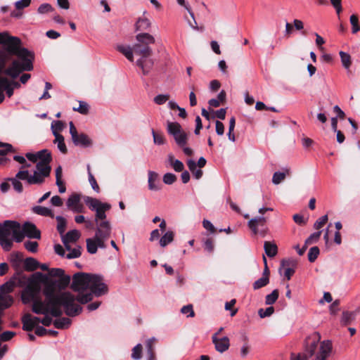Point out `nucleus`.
Segmentation results:
<instances>
[{
    "instance_id": "obj_63",
    "label": "nucleus",
    "mask_w": 360,
    "mask_h": 360,
    "mask_svg": "<svg viewBox=\"0 0 360 360\" xmlns=\"http://www.w3.org/2000/svg\"><path fill=\"white\" fill-rule=\"evenodd\" d=\"M63 128V123L60 120H54L51 123V130L52 133L53 134V131L58 132L60 131H62Z\"/></svg>"
},
{
    "instance_id": "obj_24",
    "label": "nucleus",
    "mask_w": 360,
    "mask_h": 360,
    "mask_svg": "<svg viewBox=\"0 0 360 360\" xmlns=\"http://www.w3.org/2000/svg\"><path fill=\"white\" fill-rule=\"evenodd\" d=\"M22 329L26 331H32L36 326L33 321L32 316L30 314H25L22 318Z\"/></svg>"
},
{
    "instance_id": "obj_1",
    "label": "nucleus",
    "mask_w": 360,
    "mask_h": 360,
    "mask_svg": "<svg viewBox=\"0 0 360 360\" xmlns=\"http://www.w3.org/2000/svg\"><path fill=\"white\" fill-rule=\"evenodd\" d=\"M46 283H41V291L44 300L39 303L44 306L46 313H50L53 316L63 314L61 308L65 314L71 317L78 316L82 311V307L75 302V296L70 292H61L70 283V276L65 275L63 269L52 268L49 270Z\"/></svg>"
},
{
    "instance_id": "obj_28",
    "label": "nucleus",
    "mask_w": 360,
    "mask_h": 360,
    "mask_svg": "<svg viewBox=\"0 0 360 360\" xmlns=\"http://www.w3.org/2000/svg\"><path fill=\"white\" fill-rule=\"evenodd\" d=\"M0 90L5 91L8 97H11L13 94V87L12 86L11 82L6 78H0Z\"/></svg>"
},
{
    "instance_id": "obj_36",
    "label": "nucleus",
    "mask_w": 360,
    "mask_h": 360,
    "mask_svg": "<svg viewBox=\"0 0 360 360\" xmlns=\"http://www.w3.org/2000/svg\"><path fill=\"white\" fill-rule=\"evenodd\" d=\"M13 302V298L8 295L0 293V309L8 308Z\"/></svg>"
},
{
    "instance_id": "obj_62",
    "label": "nucleus",
    "mask_w": 360,
    "mask_h": 360,
    "mask_svg": "<svg viewBox=\"0 0 360 360\" xmlns=\"http://www.w3.org/2000/svg\"><path fill=\"white\" fill-rule=\"evenodd\" d=\"M15 335V332L13 331H4L0 335V342L1 341H9L11 340Z\"/></svg>"
},
{
    "instance_id": "obj_2",
    "label": "nucleus",
    "mask_w": 360,
    "mask_h": 360,
    "mask_svg": "<svg viewBox=\"0 0 360 360\" xmlns=\"http://www.w3.org/2000/svg\"><path fill=\"white\" fill-rule=\"evenodd\" d=\"M0 44L8 54L18 58L4 70L6 75L15 79L21 72L33 70L34 54L27 49L21 47L19 37L10 36L6 32H0Z\"/></svg>"
},
{
    "instance_id": "obj_47",
    "label": "nucleus",
    "mask_w": 360,
    "mask_h": 360,
    "mask_svg": "<svg viewBox=\"0 0 360 360\" xmlns=\"http://www.w3.org/2000/svg\"><path fill=\"white\" fill-rule=\"evenodd\" d=\"M142 357V345L141 344H137L132 349L131 358L134 360H139Z\"/></svg>"
},
{
    "instance_id": "obj_16",
    "label": "nucleus",
    "mask_w": 360,
    "mask_h": 360,
    "mask_svg": "<svg viewBox=\"0 0 360 360\" xmlns=\"http://www.w3.org/2000/svg\"><path fill=\"white\" fill-rule=\"evenodd\" d=\"M66 205L73 212H82L83 210V206L80 203V197L76 193H73L68 197Z\"/></svg>"
},
{
    "instance_id": "obj_40",
    "label": "nucleus",
    "mask_w": 360,
    "mask_h": 360,
    "mask_svg": "<svg viewBox=\"0 0 360 360\" xmlns=\"http://www.w3.org/2000/svg\"><path fill=\"white\" fill-rule=\"evenodd\" d=\"M56 219L57 221V231L60 235H63L66 229V219L62 216H56Z\"/></svg>"
},
{
    "instance_id": "obj_25",
    "label": "nucleus",
    "mask_w": 360,
    "mask_h": 360,
    "mask_svg": "<svg viewBox=\"0 0 360 360\" xmlns=\"http://www.w3.org/2000/svg\"><path fill=\"white\" fill-rule=\"evenodd\" d=\"M53 135L55 136L53 143L57 144L58 149L63 154L67 153L68 149L65 143L64 136L56 131H53Z\"/></svg>"
},
{
    "instance_id": "obj_18",
    "label": "nucleus",
    "mask_w": 360,
    "mask_h": 360,
    "mask_svg": "<svg viewBox=\"0 0 360 360\" xmlns=\"http://www.w3.org/2000/svg\"><path fill=\"white\" fill-rule=\"evenodd\" d=\"M22 229L25 236L27 238L34 239L41 238V232L37 229V226L34 224L30 221H26L23 224Z\"/></svg>"
},
{
    "instance_id": "obj_17",
    "label": "nucleus",
    "mask_w": 360,
    "mask_h": 360,
    "mask_svg": "<svg viewBox=\"0 0 360 360\" xmlns=\"http://www.w3.org/2000/svg\"><path fill=\"white\" fill-rule=\"evenodd\" d=\"M72 141L75 146H79L82 148H89L93 145V141L91 139L84 133H78L75 137L72 139Z\"/></svg>"
},
{
    "instance_id": "obj_49",
    "label": "nucleus",
    "mask_w": 360,
    "mask_h": 360,
    "mask_svg": "<svg viewBox=\"0 0 360 360\" xmlns=\"http://www.w3.org/2000/svg\"><path fill=\"white\" fill-rule=\"evenodd\" d=\"M202 245L207 252L209 253H212L214 251V240L211 238H207L205 239L202 240Z\"/></svg>"
},
{
    "instance_id": "obj_7",
    "label": "nucleus",
    "mask_w": 360,
    "mask_h": 360,
    "mask_svg": "<svg viewBox=\"0 0 360 360\" xmlns=\"http://www.w3.org/2000/svg\"><path fill=\"white\" fill-rule=\"evenodd\" d=\"M51 161H39L36 165V169L33 174L29 173L28 185H40L44 182L46 177L50 175Z\"/></svg>"
},
{
    "instance_id": "obj_64",
    "label": "nucleus",
    "mask_w": 360,
    "mask_h": 360,
    "mask_svg": "<svg viewBox=\"0 0 360 360\" xmlns=\"http://www.w3.org/2000/svg\"><path fill=\"white\" fill-rule=\"evenodd\" d=\"M31 0H19L15 3V6L18 10L23 9L30 6Z\"/></svg>"
},
{
    "instance_id": "obj_57",
    "label": "nucleus",
    "mask_w": 360,
    "mask_h": 360,
    "mask_svg": "<svg viewBox=\"0 0 360 360\" xmlns=\"http://www.w3.org/2000/svg\"><path fill=\"white\" fill-rule=\"evenodd\" d=\"M321 233H322V231H316V232H314V233H311L305 240V243L309 245V244H311L313 243H315V242L318 241V240L319 239V238L321 236Z\"/></svg>"
},
{
    "instance_id": "obj_27",
    "label": "nucleus",
    "mask_w": 360,
    "mask_h": 360,
    "mask_svg": "<svg viewBox=\"0 0 360 360\" xmlns=\"http://www.w3.org/2000/svg\"><path fill=\"white\" fill-rule=\"evenodd\" d=\"M283 172H275L274 173L272 177V183L274 184H279L282 181L285 179L286 175H288L290 173V169L288 167L283 168Z\"/></svg>"
},
{
    "instance_id": "obj_58",
    "label": "nucleus",
    "mask_w": 360,
    "mask_h": 360,
    "mask_svg": "<svg viewBox=\"0 0 360 360\" xmlns=\"http://www.w3.org/2000/svg\"><path fill=\"white\" fill-rule=\"evenodd\" d=\"M152 135L155 144L161 146L165 143V137L162 134H156L153 129H152Z\"/></svg>"
},
{
    "instance_id": "obj_9",
    "label": "nucleus",
    "mask_w": 360,
    "mask_h": 360,
    "mask_svg": "<svg viewBox=\"0 0 360 360\" xmlns=\"http://www.w3.org/2000/svg\"><path fill=\"white\" fill-rule=\"evenodd\" d=\"M92 274L79 272L74 274L71 288L73 291L84 294L83 292L89 289V282Z\"/></svg>"
},
{
    "instance_id": "obj_50",
    "label": "nucleus",
    "mask_w": 360,
    "mask_h": 360,
    "mask_svg": "<svg viewBox=\"0 0 360 360\" xmlns=\"http://www.w3.org/2000/svg\"><path fill=\"white\" fill-rule=\"evenodd\" d=\"M82 254V252H81V247L80 246H77L74 248H72L70 251H69V253H68L66 255H65V257L67 259H75V258H78L79 257H80Z\"/></svg>"
},
{
    "instance_id": "obj_34",
    "label": "nucleus",
    "mask_w": 360,
    "mask_h": 360,
    "mask_svg": "<svg viewBox=\"0 0 360 360\" xmlns=\"http://www.w3.org/2000/svg\"><path fill=\"white\" fill-rule=\"evenodd\" d=\"M25 269L28 271H32L39 268V262L33 257H27L24 261Z\"/></svg>"
},
{
    "instance_id": "obj_54",
    "label": "nucleus",
    "mask_w": 360,
    "mask_h": 360,
    "mask_svg": "<svg viewBox=\"0 0 360 360\" xmlns=\"http://www.w3.org/2000/svg\"><path fill=\"white\" fill-rule=\"evenodd\" d=\"M274 312V308L273 307H269L266 309H259L258 311V314L260 318H266L271 316Z\"/></svg>"
},
{
    "instance_id": "obj_52",
    "label": "nucleus",
    "mask_w": 360,
    "mask_h": 360,
    "mask_svg": "<svg viewBox=\"0 0 360 360\" xmlns=\"http://www.w3.org/2000/svg\"><path fill=\"white\" fill-rule=\"evenodd\" d=\"M0 245L5 251H9L12 248L13 243L8 238L0 237Z\"/></svg>"
},
{
    "instance_id": "obj_23",
    "label": "nucleus",
    "mask_w": 360,
    "mask_h": 360,
    "mask_svg": "<svg viewBox=\"0 0 360 360\" xmlns=\"http://www.w3.org/2000/svg\"><path fill=\"white\" fill-rule=\"evenodd\" d=\"M31 210L34 214H36L39 216L49 217L51 218L55 217L54 214H53V211L51 210V209L46 207L36 205V206H33L32 207Z\"/></svg>"
},
{
    "instance_id": "obj_31",
    "label": "nucleus",
    "mask_w": 360,
    "mask_h": 360,
    "mask_svg": "<svg viewBox=\"0 0 360 360\" xmlns=\"http://www.w3.org/2000/svg\"><path fill=\"white\" fill-rule=\"evenodd\" d=\"M117 50L122 53L129 61H134V56H133V47H130L129 46L124 45H119L117 46Z\"/></svg>"
},
{
    "instance_id": "obj_5",
    "label": "nucleus",
    "mask_w": 360,
    "mask_h": 360,
    "mask_svg": "<svg viewBox=\"0 0 360 360\" xmlns=\"http://www.w3.org/2000/svg\"><path fill=\"white\" fill-rule=\"evenodd\" d=\"M89 292L85 294H78L75 297V302L77 301L80 304H86L91 302L94 297H101L107 294L108 288L103 282V278L98 274H91V282H89Z\"/></svg>"
},
{
    "instance_id": "obj_51",
    "label": "nucleus",
    "mask_w": 360,
    "mask_h": 360,
    "mask_svg": "<svg viewBox=\"0 0 360 360\" xmlns=\"http://www.w3.org/2000/svg\"><path fill=\"white\" fill-rule=\"evenodd\" d=\"M79 105L78 108H73V110L77 111L82 115H86L89 112V107L87 103L85 101H80L79 102Z\"/></svg>"
},
{
    "instance_id": "obj_41",
    "label": "nucleus",
    "mask_w": 360,
    "mask_h": 360,
    "mask_svg": "<svg viewBox=\"0 0 360 360\" xmlns=\"http://www.w3.org/2000/svg\"><path fill=\"white\" fill-rule=\"evenodd\" d=\"M87 170H88V177H89V184L92 188V189L96 192L97 193H100V188L97 184V181L95 179V177L94 176V175L92 174V173L91 172V170H90V166L88 165L87 166Z\"/></svg>"
},
{
    "instance_id": "obj_48",
    "label": "nucleus",
    "mask_w": 360,
    "mask_h": 360,
    "mask_svg": "<svg viewBox=\"0 0 360 360\" xmlns=\"http://www.w3.org/2000/svg\"><path fill=\"white\" fill-rule=\"evenodd\" d=\"M320 250L317 246L311 248L308 252V259L310 262H314L319 255Z\"/></svg>"
},
{
    "instance_id": "obj_8",
    "label": "nucleus",
    "mask_w": 360,
    "mask_h": 360,
    "mask_svg": "<svg viewBox=\"0 0 360 360\" xmlns=\"http://www.w3.org/2000/svg\"><path fill=\"white\" fill-rule=\"evenodd\" d=\"M166 130L167 134L174 139L178 146L187 145L188 134L179 122L167 121Z\"/></svg>"
},
{
    "instance_id": "obj_13",
    "label": "nucleus",
    "mask_w": 360,
    "mask_h": 360,
    "mask_svg": "<svg viewBox=\"0 0 360 360\" xmlns=\"http://www.w3.org/2000/svg\"><path fill=\"white\" fill-rule=\"evenodd\" d=\"M318 347V341H312L309 343L304 352L297 354H292L291 360H309L314 354Z\"/></svg>"
},
{
    "instance_id": "obj_32",
    "label": "nucleus",
    "mask_w": 360,
    "mask_h": 360,
    "mask_svg": "<svg viewBox=\"0 0 360 360\" xmlns=\"http://www.w3.org/2000/svg\"><path fill=\"white\" fill-rule=\"evenodd\" d=\"M15 278H11L7 282L0 286V293L7 295L11 292L15 288V283L13 280Z\"/></svg>"
},
{
    "instance_id": "obj_55",
    "label": "nucleus",
    "mask_w": 360,
    "mask_h": 360,
    "mask_svg": "<svg viewBox=\"0 0 360 360\" xmlns=\"http://www.w3.org/2000/svg\"><path fill=\"white\" fill-rule=\"evenodd\" d=\"M163 182L167 185H172L176 181V176L175 174L167 172L163 176Z\"/></svg>"
},
{
    "instance_id": "obj_60",
    "label": "nucleus",
    "mask_w": 360,
    "mask_h": 360,
    "mask_svg": "<svg viewBox=\"0 0 360 360\" xmlns=\"http://www.w3.org/2000/svg\"><path fill=\"white\" fill-rule=\"evenodd\" d=\"M169 98V94H158L154 98V102L158 105H162L168 101Z\"/></svg>"
},
{
    "instance_id": "obj_26",
    "label": "nucleus",
    "mask_w": 360,
    "mask_h": 360,
    "mask_svg": "<svg viewBox=\"0 0 360 360\" xmlns=\"http://www.w3.org/2000/svg\"><path fill=\"white\" fill-rule=\"evenodd\" d=\"M61 236L63 243H74L79 239L80 234L78 231L74 229L69 231L66 234L63 233V235H61Z\"/></svg>"
},
{
    "instance_id": "obj_29",
    "label": "nucleus",
    "mask_w": 360,
    "mask_h": 360,
    "mask_svg": "<svg viewBox=\"0 0 360 360\" xmlns=\"http://www.w3.org/2000/svg\"><path fill=\"white\" fill-rule=\"evenodd\" d=\"M264 249L266 255L269 257H274L277 255L278 248L274 243L265 241L264 243Z\"/></svg>"
},
{
    "instance_id": "obj_15",
    "label": "nucleus",
    "mask_w": 360,
    "mask_h": 360,
    "mask_svg": "<svg viewBox=\"0 0 360 360\" xmlns=\"http://www.w3.org/2000/svg\"><path fill=\"white\" fill-rule=\"evenodd\" d=\"M148 189L152 191H160L162 188V184L159 178V174L154 171L149 170L148 172Z\"/></svg>"
},
{
    "instance_id": "obj_35",
    "label": "nucleus",
    "mask_w": 360,
    "mask_h": 360,
    "mask_svg": "<svg viewBox=\"0 0 360 360\" xmlns=\"http://www.w3.org/2000/svg\"><path fill=\"white\" fill-rule=\"evenodd\" d=\"M71 324V320L67 317H62L53 321V326L58 329L68 328Z\"/></svg>"
},
{
    "instance_id": "obj_10",
    "label": "nucleus",
    "mask_w": 360,
    "mask_h": 360,
    "mask_svg": "<svg viewBox=\"0 0 360 360\" xmlns=\"http://www.w3.org/2000/svg\"><path fill=\"white\" fill-rule=\"evenodd\" d=\"M95 236L97 238L105 243L110 236L112 227L109 221H101V222L95 223Z\"/></svg>"
},
{
    "instance_id": "obj_19",
    "label": "nucleus",
    "mask_w": 360,
    "mask_h": 360,
    "mask_svg": "<svg viewBox=\"0 0 360 360\" xmlns=\"http://www.w3.org/2000/svg\"><path fill=\"white\" fill-rule=\"evenodd\" d=\"M332 351V342L330 340L323 341L319 347V351L316 355L315 360H325Z\"/></svg>"
},
{
    "instance_id": "obj_6",
    "label": "nucleus",
    "mask_w": 360,
    "mask_h": 360,
    "mask_svg": "<svg viewBox=\"0 0 360 360\" xmlns=\"http://www.w3.org/2000/svg\"><path fill=\"white\" fill-rule=\"evenodd\" d=\"M84 202L89 210L96 212L94 223L108 221L105 212L111 208V205L109 203L102 202L99 200L89 196L85 197Z\"/></svg>"
},
{
    "instance_id": "obj_4",
    "label": "nucleus",
    "mask_w": 360,
    "mask_h": 360,
    "mask_svg": "<svg viewBox=\"0 0 360 360\" xmlns=\"http://www.w3.org/2000/svg\"><path fill=\"white\" fill-rule=\"evenodd\" d=\"M136 39L137 42L133 45V50L136 54L141 56L136 63L146 75L150 72L153 65L152 60H147V58L152 53L149 45L154 44L155 40L153 36L148 33H139L136 36Z\"/></svg>"
},
{
    "instance_id": "obj_45",
    "label": "nucleus",
    "mask_w": 360,
    "mask_h": 360,
    "mask_svg": "<svg viewBox=\"0 0 360 360\" xmlns=\"http://www.w3.org/2000/svg\"><path fill=\"white\" fill-rule=\"evenodd\" d=\"M349 22L352 25V32L356 33L360 30V25H359V18L356 15H352L349 18Z\"/></svg>"
},
{
    "instance_id": "obj_33",
    "label": "nucleus",
    "mask_w": 360,
    "mask_h": 360,
    "mask_svg": "<svg viewBox=\"0 0 360 360\" xmlns=\"http://www.w3.org/2000/svg\"><path fill=\"white\" fill-rule=\"evenodd\" d=\"M174 233L172 231H167L160 238L159 243L162 248L166 247L168 244L172 243L174 240Z\"/></svg>"
},
{
    "instance_id": "obj_12",
    "label": "nucleus",
    "mask_w": 360,
    "mask_h": 360,
    "mask_svg": "<svg viewBox=\"0 0 360 360\" xmlns=\"http://www.w3.org/2000/svg\"><path fill=\"white\" fill-rule=\"evenodd\" d=\"M266 221L264 217H255L248 221V226L255 234L259 233L264 236L266 231Z\"/></svg>"
},
{
    "instance_id": "obj_56",
    "label": "nucleus",
    "mask_w": 360,
    "mask_h": 360,
    "mask_svg": "<svg viewBox=\"0 0 360 360\" xmlns=\"http://www.w3.org/2000/svg\"><path fill=\"white\" fill-rule=\"evenodd\" d=\"M53 11V8L52 7V6L50 4H48V3H44V4H41L37 9V12L40 14L47 13L51 12Z\"/></svg>"
},
{
    "instance_id": "obj_38",
    "label": "nucleus",
    "mask_w": 360,
    "mask_h": 360,
    "mask_svg": "<svg viewBox=\"0 0 360 360\" xmlns=\"http://www.w3.org/2000/svg\"><path fill=\"white\" fill-rule=\"evenodd\" d=\"M12 234L15 241L17 243L22 242L25 237L22 226H20V223H18V227L13 230Z\"/></svg>"
},
{
    "instance_id": "obj_39",
    "label": "nucleus",
    "mask_w": 360,
    "mask_h": 360,
    "mask_svg": "<svg viewBox=\"0 0 360 360\" xmlns=\"http://www.w3.org/2000/svg\"><path fill=\"white\" fill-rule=\"evenodd\" d=\"M176 1H177V3L180 6H184L188 11V12L189 13L191 17L193 18V24L191 23V22H189V25L191 26V27H192L194 30H198V26H197V22H196V21L195 20L194 13L191 11V9L189 7V6L186 4V1L185 0H176Z\"/></svg>"
},
{
    "instance_id": "obj_43",
    "label": "nucleus",
    "mask_w": 360,
    "mask_h": 360,
    "mask_svg": "<svg viewBox=\"0 0 360 360\" xmlns=\"http://www.w3.org/2000/svg\"><path fill=\"white\" fill-rule=\"evenodd\" d=\"M340 56L342 66L346 69H349L351 65V57L349 54L344 51H340Z\"/></svg>"
},
{
    "instance_id": "obj_21",
    "label": "nucleus",
    "mask_w": 360,
    "mask_h": 360,
    "mask_svg": "<svg viewBox=\"0 0 360 360\" xmlns=\"http://www.w3.org/2000/svg\"><path fill=\"white\" fill-rule=\"evenodd\" d=\"M18 225V221L11 220H6L3 224H0V237L8 238Z\"/></svg>"
},
{
    "instance_id": "obj_44",
    "label": "nucleus",
    "mask_w": 360,
    "mask_h": 360,
    "mask_svg": "<svg viewBox=\"0 0 360 360\" xmlns=\"http://www.w3.org/2000/svg\"><path fill=\"white\" fill-rule=\"evenodd\" d=\"M278 297V290H274L271 293L267 295L265 297V304L267 305H271L276 302Z\"/></svg>"
},
{
    "instance_id": "obj_22",
    "label": "nucleus",
    "mask_w": 360,
    "mask_h": 360,
    "mask_svg": "<svg viewBox=\"0 0 360 360\" xmlns=\"http://www.w3.org/2000/svg\"><path fill=\"white\" fill-rule=\"evenodd\" d=\"M9 262L15 271H22L23 255L20 252H13L10 255Z\"/></svg>"
},
{
    "instance_id": "obj_14",
    "label": "nucleus",
    "mask_w": 360,
    "mask_h": 360,
    "mask_svg": "<svg viewBox=\"0 0 360 360\" xmlns=\"http://www.w3.org/2000/svg\"><path fill=\"white\" fill-rule=\"evenodd\" d=\"M212 343L214 345L215 349L220 353L226 352L229 348L230 340L226 336L218 338L216 337V335H213L212 336Z\"/></svg>"
},
{
    "instance_id": "obj_30",
    "label": "nucleus",
    "mask_w": 360,
    "mask_h": 360,
    "mask_svg": "<svg viewBox=\"0 0 360 360\" xmlns=\"http://www.w3.org/2000/svg\"><path fill=\"white\" fill-rule=\"evenodd\" d=\"M150 25H151V23L148 18H139L135 24L136 31L148 30L149 29V27H150Z\"/></svg>"
},
{
    "instance_id": "obj_20",
    "label": "nucleus",
    "mask_w": 360,
    "mask_h": 360,
    "mask_svg": "<svg viewBox=\"0 0 360 360\" xmlns=\"http://www.w3.org/2000/svg\"><path fill=\"white\" fill-rule=\"evenodd\" d=\"M86 243L87 252L92 255L96 253L98 248L104 249L106 247L104 242L96 237L87 238Z\"/></svg>"
},
{
    "instance_id": "obj_46",
    "label": "nucleus",
    "mask_w": 360,
    "mask_h": 360,
    "mask_svg": "<svg viewBox=\"0 0 360 360\" xmlns=\"http://www.w3.org/2000/svg\"><path fill=\"white\" fill-rule=\"evenodd\" d=\"M269 283V278L266 276H262L260 278L257 279L253 283L254 290H258L262 287L266 286Z\"/></svg>"
},
{
    "instance_id": "obj_11",
    "label": "nucleus",
    "mask_w": 360,
    "mask_h": 360,
    "mask_svg": "<svg viewBox=\"0 0 360 360\" xmlns=\"http://www.w3.org/2000/svg\"><path fill=\"white\" fill-rule=\"evenodd\" d=\"M29 179V171L20 170L15 176V177L8 178V181H11L13 189L18 193H21L23 191V186L20 180L25 181L28 184Z\"/></svg>"
},
{
    "instance_id": "obj_3",
    "label": "nucleus",
    "mask_w": 360,
    "mask_h": 360,
    "mask_svg": "<svg viewBox=\"0 0 360 360\" xmlns=\"http://www.w3.org/2000/svg\"><path fill=\"white\" fill-rule=\"evenodd\" d=\"M15 287H24L21 292V300L24 304L32 303V310L34 314H45V308L39 304L43 301L40 297L41 283H46L47 277L43 273L37 271L27 277L22 271H15L11 277Z\"/></svg>"
},
{
    "instance_id": "obj_61",
    "label": "nucleus",
    "mask_w": 360,
    "mask_h": 360,
    "mask_svg": "<svg viewBox=\"0 0 360 360\" xmlns=\"http://www.w3.org/2000/svg\"><path fill=\"white\" fill-rule=\"evenodd\" d=\"M328 219L327 214L322 216L316 221L314 224V228L317 230L320 229L328 221Z\"/></svg>"
},
{
    "instance_id": "obj_53",
    "label": "nucleus",
    "mask_w": 360,
    "mask_h": 360,
    "mask_svg": "<svg viewBox=\"0 0 360 360\" xmlns=\"http://www.w3.org/2000/svg\"><path fill=\"white\" fill-rule=\"evenodd\" d=\"M38 243L37 241L27 240L24 243V246L27 250L31 252H36L38 250Z\"/></svg>"
},
{
    "instance_id": "obj_59",
    "label": "nucleus",
    "mask_w": 360,
    "mask_h": 360,
    "mask_svg": "<svg viewBox=\"0 0 360 360\" xmlns=\"http://www.w3.org/2000/svg\"><path fill=\"white\" fill-rule=\"evenodd\" d=\"M181 312L183 314H186L187 317H193L195 316L192 304L184 306L181 309Z\"/></svg>"
},
{
    "instance_id": "obj_37",
    "label": "nucleus",
    "mask_w": 360,
    "mask_h": 360,
    "mask_svg": "<svg viewBox=\"0 0 360 360\" xmlns=\"http://www.w3.org/2000/svg\"><path fill=\"white\" fill-rule=\"evenodd\" d=\"M356 312L355 311H343L341 319L342 324L349 325L355 319Z\"/></svg>"
},
{
    "instance_id": "obj_42",
    "label": "nucleus",
    "mask_w": 360,
    "mask_h": 360,
    "mask_svg": "<svg viewBox=\"0 0 360 360\" xmlns=\"http://www.w3.org/2000/svg\"><path fill=\"white\" fill-rule=\"evenodd\" d=\"M36 153L37 160H39V161H51L52 160L51 153L47 149L41 150L37 152Z\"/></svg>"
}]
</instances>
